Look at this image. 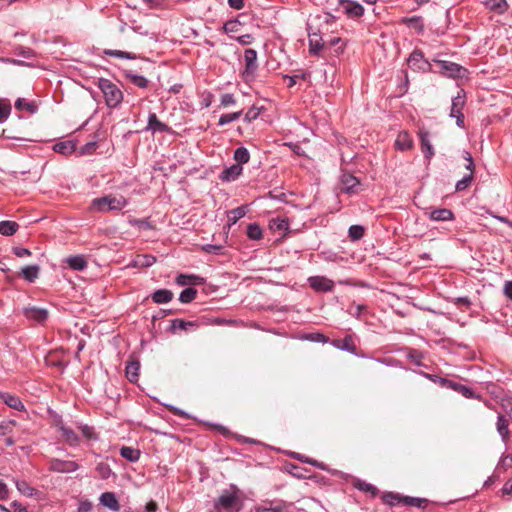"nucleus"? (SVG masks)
I'll use <instances>...</instances> for the list:
<instances>
[{"instance_id": "nucleus-2", "label": "nucleus", "mask_w": 512, "mask_h": 512, "mask_svg": "<svg viewBox=\"0 0 512 512\" xmlns=\"http://www.w3.org/2000/svg\"><path fill=\"white\" fill-rule=\"evenodd\" d=\"M128 204V200L123 195L108 194L103 197L95 198L91 202V209L97 212L120 211Z\"/></svg>"}, {"instance_id": "nucleus-3", "label": "nucleus", "mask_w": 512, "mask_h": 512, "mask_svg": "<svg viewBox=\"0 0 512 512\" xmlns=\"http://www.w3.org/2000/svg\"><path fill=\"white\" fill-rule=\"evenodd\" d=\"M216 508L224 509L227 512H239L242 508V500L238 491H224L215 504Z\"/></svg>"}, {"instance_id": "nucleus-11", "label": "nucleus", "mask_w": 512, "mask_h": 512, "mask_svg": "<svg viewBox=\"0 0 512 512\" xmlns=\"http://www.w3.org/2000/svg\"><path fill=\"white\" fill-rule=\"evenodd\" d=\"M496 429L502 441L507 444L510 438L509 420L501 413L497 416Z\"/></svg>"}, {"instance_id": "nucleus-55", "label": "nucleus", "mask_w": 512, "mask_h": 512, "mask_svg": "<svg viewBox=\"0 0 512 512\" xmlns=\"http://www.w3.org/2000/svg\"><path fill=\"white\" fill-rule=\"evenodd\" d=\"M404 22L419 29L420 31H422V29H423V25L421 24L420 18H418V17L406 18V19H404Z\"/></svg>"}, {"instance_id": "nucleus-23", "label": "nucleus", "mask_w": 512, "mask_h": 512, "mask_svg": "<svg viewBox=\"0 0 512 512\" xmlns=\"http://www.w3.org/2000/svg\"><path fill=\"white\" fill-rule=\"evenodd\" d=\"M66 263L76 271H82L87 267V260L83 255L70 256L66 259Z\"/></svg>"}, {"instance_id": "nucleus-26", "label": "nucleus", "mask_w": 512, "mask_h": 512, "mask_svg": "<svg viewBox=\"0 0 512 512\" xmlns=\"http://www.w3.org/2000/svg\"><path fill=\"white\" fill-rule=\"evenodd\" d=\"M120 455L130 462H137L140 458V451L132 447L123 446L120 449Z\"/></svg>"}, {"instance_id": "nucleus-33", "label": "nucleus", "mask_w": 512, "mask_h": 512, "mask_svg": "<svg viewBox=\"0 0 512 512\" xmlns=\"http://www.w3.org/2000/svg\"><path fill=\"white\" fill-rule=\"evenodd\" d=\"M342 183H343L345 191L349 193V192H353L354 188L357 185H359V180L351 174H344L342 176Z\"/></svg>"}, {"instance_id": "nucleus-45", "label": "nucleus", "mask_w": 512, "mask_h": 512, "mask_svg": "<svg viewBox=\"0 0 512 512\" xmlns=\"http://www.w3.org/2000/svg\"><path fill=\"white\" fill-rule=\"evenodd\" d=\"M426 500L422 498H415V497H403V504L406 506H413V507H423V504H426Z\"/></svg>"}, {"instance_id": "nucleus-60", "label": "nucleus", "mask_w": 512, "mask_h": 512, "mask_svg": "<svg viewBox=\"0 0 512 512\" xmlns=\"http://www.w3.org/2000/svg\"><path fill=\"white\" fill-rule=\"evenodd\" d=\"M499 467H504L505 469L512 467V455L502 457Z\"/></svg>"}, {"instance_id": "nucleus-39", "label": "nucleus", "mask_w": 512, "mask_h": 512, "mask_svg": "<svg viewBox=\"0 0 512 512\" xmlns=\"http://www.w3.org/2000/svg\"><path fill=\"white\" fill-rule=\"evenodd\" d=\"M197 295V290L194 288H186L184 289L179 296V301L182 303H190L192 302Z\"/></svg>"}, {"instance_id": "nucleus-17", "label": "nucleus", "mask_w": 512, "mask_h": 512, "mask_svg": "<svg viewBox=\"0 0 512 512\" xmlns=\"http://www.w3.org/2000/svg\"><path fill=\"white\" fill-rule=\"evenodd\" d=\"M419 137L421 142V149L425 158L431 159L434 155V149L429 139V132L424 129H420Z\"/></svg>"}, {"instance_id": "nucleus-38", "label": "nucleus", "mask_w": 512, "mask_h": 512, "mask_svg": "<svg viewBox=\"0 0 512 512\" xmlns=\"http://www.w3.org/2000/svg\"><path fill=\"white\" fill-rule=\"evenodd\" d=\"M322 49L321 37L313 34L309 38V51L311 54L317 55Z\"/></svg>"}, {"instance_id": "nucleus-56", "label": "nucleus", "mask_w": 512, "mask_h": 512, "mask_svg": "<svg viewBox=\"0 0 512 512\" xmlns=\"http://www.w3.org/2000/svg\"><path fill=\"white\" fill-rule=\"evenodd\" d=\"M13 253H14L17 257H20V258L27 257V256H30V255H31L30 250H28V249H26V248H22V247H14V248H13Z\"/></svg>"}, {"instance_id": "nucleus-24", "label": "nucleus", "mask_w": 512, "mask_h": 512, "mask_svg": "<svg viewBox=\"0 0 512 512\" xmlns=\"http://www.w3.org/2000/svg\"><path fill=\"white\" fill-rule=\"evenodd\" d=\"M173 293L168 289H159L152 294L153 302L157 304L168 303L172 300Z\"/></svg>"}, {"instance_id": "nucleus-27", "label": "nucleus", "mask_w": 512, "mask_h": 512, "mask_svg": "<svg viewBox=\"0 0 512 512\" xmlns=\"http://www.w3.org/2000/svg\"><path fill=\"white\" fill-rule=\"evenodd\" d=\"M465 105V97L458 92V94L452 99V106L450 110V117H454V114L462 112V109Z\"/></svg>"}, {"instance_id": "nucleus-47", "label": "nucleus", "mask_w": 512, "mask_h": 512, "mask_svg": "<svg viewBox=\"0 0 512 512\" xmlns=\"http://www.w3.org/2000/svg\"><path fill=\"white\" fill-rule=\"evenodd\" d=\"M96 470L103 479H108L112 473L108 464L101 462L97 465Z\"/></svg>"}, {"instance_id": "nucleus-12", "label": "nucleus", "mask_w": 512, "mask_h": 512, "mask_svg": "<svg viewBox=\"0 0 512 512\" xmlns=\"http://www.w3.org/2000/svg\"><path fill=\"white\" fill-rule=\"evenodd\" d=\"M429 218L433 221H451L454 219V214L450 209L447 208H435L426 212Z\"/></svg>"}, {"instance_id": "nucleus-49", "label": "nucleus", "mask_w": 512, "mask_h": 512, "mask_svg": "<svg viewBox=\"0 0 512 512\" xmlns=\"http://www.w3.org/2000/svg\"><path fill=\"white\" fill-rule=\"evenodd\" d=\"M195 324L193 322H187L181 319H175L172 321L173 329L187 330L188 327H193Z\"/></svg>"}, {"instance_id": "nucleus-54", "label": "nucleus", "mask_w": 512, "mask_h": 512, "mask_svg": "<svg viewBox=\"0 0 512 512\" xmlns=\"http://www.w3.org/2000/svg\"><path fill=\"white\" fill-rule=\"evenodd\" d=\"M235 104V98L232 94H223L221 96V105L224 107Z\"/></svg>"}, {"instance_id": "nucleus-64", "label": "nucleus", "mask_w": 512, "mask_h": 512, "mask_svg": "<svg viewBox=\"0 0 512 512\" xmlns=\"http://www.w3.org/2000/svg\"><path fill=\"white\" fill-rule=\"evenodd\" d=\"M228 4L231 8L240 10L244 7V1L243 0H228Z\"/></svg>"}, {"instance_id": "nucleus-61", "label": "nucleus", "mask_w": 512, "mask_h": 512, "mask_svg": "<svg viewBox=\"0 0 512 512\" xmlns=\"http://www.w3.org/2000/svg\"><path fill=\"white\" fill-rule=\"evenodd\" d=\"M96 147H97L96 142H89L82 147V152L90 154L96 150Z\"/></svg>"}, {"instance_id": "nucleus-34", "label": "nucleus", "mask_w": 512, "mask_h": 512, "mask_svg": "<svg viewBox=\"0 0 512 512\" xmlns=\"http://www.w3.org/2000/svg\"><path fill=\"white\" fill-rule=\"evenodd\" d=\"M269 227L273 231H287L289 222L285 218H274L270 220Z\"/></svg>"}, {"instance_id": "nucleus-40", "label": "nucleus", "mask_w": 512, "mask_h": 512, "mask_svg": "<svg viewBox=\"0 0 512 512\" xmlns=\"http://www.w3.org/2000/svg\"><path fill=\"white\" fill-rule=\"evenodd\" d=\"M16 487L20 493H22L25 496H33L35 489L31 487L26 481L24 480H16L15 481Z\"/></svg>"}, {"instance_id": "nucleus-28", "label": "nucleus", "mask_w": 512, "mask_h": 512, "mask_svg": "<svg viewBox=\"0 0 512 512\" xmlns=\"http://www.w3.org/2000/svg\"><path fill=\"white\" fill-rule=\"evenodd\" d=\"M19 225L14 221H1L0 234L4 236H11L17 232Z\"/></svg>"}, {"instance_id": "nucleus-1", "label": "nucleus", "mask_w": 512, "mask_h": 512, "mask_svg": "<svg viewBox=\"0 0 512 512\" xmlns=\"http://www.w3.org/2000/svg\"><path fill=\"white\" fill-rule=\"evenodd\" d=\"M96 85L102 92L108 108H117L122 103L124 95L116 83L106 78H99Z\"/></svg>"}, {"instance_id": "nucleus-51", "label": "nucleus", "mask_w": 512, "mask_h": 512, "mask_svg": "<svg viewBox=\"0 0 512 512\" xmlns=\"http://www.w3.org/2000/svg\"><path fill=\"white\" fill-rule=\"evenodd\" d=\"M304 338L313 342L327 343L329 341L328 337H326L322 333H310L306 335Z\"/></svg>"}, {"instance_id": "nucleus-41", "label": "nucleus", "mask_w": 512, "mask_h": 512, "mask_svg": "<svg viewBox=\"0 0 512 512\" xmlns=\"http://www.w3.org/2000/svg\"><path fill=\"white\" fill-rule=\"evenodd\" d=\"M365 229L361 225H352L348 230L349 238L352 241H357L364 236Z\"/></svg>"}, {"instance_id": "nucleus-62", "label": "nucleus", "mask_w": 512, "mask_h": 512, "mask_svg": "<svg viewBox=\"0 0 512 512\" xmlns=\"http://www.w3.org/2000/svg\"><path fill=\"white\" fill-rule=\"evenodd\" d=\"M502 494L512 496V477L504 484Z\"/></svg>"}, {"instance_id": "nucleus-43", "label": "nucleus", "mask_w": 512, "mask_h": 512, "mask_svg": "<svg viewBox=\"0 0 512 512\" xmlns=\"http://www.w3.org/2000/svg\"><path fill=\"white\" fill-rule=\"evenodd\" d=\"M242 114V111H238V112H234V113H227V114H223L220 116L219 118V122L218 124L220 126H224L228 123H231L237 119H239V117L241 116Z\"/></svg>"}, {"instance_id": "nucleus-44", "label": "nucleus", "mask_w": 512, "mask_h": 512, "mask_svg": "<svg viewBox=\"0 0 512 512\" xmlns=\"http://www.w3.org/2000/svg\"><path fill=\"white\" fill-rule=\"evenodd\" d=\"M104 54L108 55V56H112V57H118V58H126V59H135L136 58L135 54H132L129 52H124L121 50L106 49V50H104Z\"/></svg>"}, {"instance_id": "nucleus-14", "label": "nucleus", "mask_w": 512, "mask_h": 512, "mask_svg": "<svg viewBox=\"0 0 512 512\" xmlns=\"http://www.w3.org/2000/svg\"><path fill=\"white\" fill-rule=\"evenodd\" d=\"M440 383H441L442 386L450 387L453 390L461 393L466 398H477L475 392L472 389H470L469 387H467V386L451 382V381H449L447 379H444V378L440 379Z\"/></svg>"}, {"instance_id": "nucleus-7", "label": "nucleus", "mask_w": 512, "mask_h": 512, "mask_svg": "<svg viewBox=\"0 0 512 512\" xmlns=\"http://www.w3.org/2000/svg\"><path fill=\"white\" fill-rule=\"evenodd\" d=\"M464 159L467 161L466 169L470 171L468 175H465L461 180H459L456 183V191H463L465 190L472 182L473 180V169H474V162L472 159V156L469 152H464Z\"/></svg>"}, {"instance_id": "nucleus-52", "label": "nucleus", "mask_w": 512, "mask_h": 512, "mask_svg": "<svg viewBox=\"0 0 512 512\" xmlns=\"http://www.w3.org/2000/svg\"><path fill=\"white\" fill-rule=\"evenodd\" d=\"M385 501L390 505L403 503V497L398 494L389 493L384 496Z\"/></svg>"}, {"instance_id": "nucleus-46", "label": "nucleus", "mask_w": 512, "mask_h": 512, "mask_svg": "<svg viewBox=\"0 0 512 512\" xmlns=\"http://www.w3.org/2000/svg\"><path fill=\"white\" fill-rule=\"evenodd\" d=\"M11 112V106L4 100H0V123L4 122Z\"/></svg>"}, {"instance_id": "nucleus-19", "label": "nucleus", "mask_w": 512, "mask_h": 512, "mask_svg": "<svg viewBox=\"0 0 512 512\" xmlns=\"http://www.w3.org/2000/svg\"><path fill=\"white\" fill-rule=\"evenodd\" d=\"M331 344L343 351L350 352L354 354L356 352V346L353 341V337L351 335H347L343 339H334Z\"/></svg>"}, {"instance_id": "nucleus-50", "label": "nucleus", "mask_w": 512, "mask_h": 512, "mask_svg": "<svg viewBox=\"0 0 512 512\" xmlns=\"http://www.w3.org/2000/svg\"><path fill=\"white\" fill-rule=\"evenodd\" d=\"M54 150L61 154H68L73 151V146L70 143H57L54 146Z\"/></svg>"}, {"instance_id": "nucleus-36", "label": "nucleus", "mask_w": 512, "mask_h": 512, "mask_svg": "<svg viewBox=\"0 0 512 512\" xmlns=\"http://www.w3.org/2000/svg\"><path fill=\"white\" fill-rule=\"evenodd\" d=\"M486 6L497 13H503L507 9V2L506 0H487Z\"/></svg>"}, {"instance_id": "nucleus-63", "label": "nucleus", "mask_w": 512, "mask_h": 512, "mask_svg": "<svg viewBox=\"0 0 512 512\" xmlns=\"http://www.w3.org/2000/svg\"><path fill=\"white\" fill-rule=\"evenodd\" d=\"M259 112H258V109L256 108H251L250 110H248V112L245 114V119L247 121H252L254 119L257 118Z\"/></svg>"}, {"instance_id": "nucleus-53", "label": "nucleus", "mask_w": 512, "mask_h": 512, "mask_svg": "<svg viewBox=\"0 0 512 512\" xmlns=\"http://www.w3.org/2000/svg\"><path fill=\"white\" fill-rule=\"evenodd\" d=\"M501 407L503 411L510 416L512 414V398L505 397L501 400Z\"/></svg>"}, {"instance_id": "nucleus-16", "label": "nucleus", "mask_w": 512, "mask_h": 512, "mask_svg": "<svg viewBox=\"0 0 512 512\" xmlns=\"http://www.w3.org/2000/svg\"><path fill=\"white\" fill-rule=\"evenodd\" d=\"M146 130L152 133L156 132H169L170 128L165 123L161 122L155 113H150L148 116V124Z\"/></svg>"}, {"instance_id": "nucleus-57", "label": "nucleus", "mask_w": 512, "mask_h": 512, "mask_svg": "<svg viewBox=\"0 0 512 512\" xmlns=\"http://www.w3.org/2000/svg\"><path fill=\"white\" fill-rule=\"evenodd\" d=\"M79 429L81 430L82 434L87 438V439H92L94 438V432H93V428L88 426V425H82L79 427Z\"/></svg>"}, {"instance_id": "nucleus-6", "label": "nucleus", "mask_w": 512, "mask_h": 512, "mask_svg": "<svg viewBox=\"0 0 512 512\" xmlns=\"http://www.w3.org/2000/svg\"><path fill=\"white\" fill-rule=\"evenodd\" d=\"M308 282L310 287L317 292H329L334 288V282L324 276H312Z\"/></svg>"}, {"instance_id": "nucleus-5", "label": "nucleus", "mask_w": 512, "mask_h": 512, "mask_svg": "<svg viewBox=\"0 0 512 512\" xmlns=\"http://www.w3.org/2000/svg\"><path fill=\"white\" fill-rule=\"evenodd\" d=\"M408 65L415 71H429L431 64L424 58L421 50H414L408 58Z\"/></svg>"}, {"instance_id": "nucleus-25", "label": "nucleus", "mask_w": 512, "mask_h": 512, "mask_svg": "<svg viewBox=\"0 0 512 512\" xmlns=\"http://www.w3.org/2000/svg\"><path fill=\"white\" fill-rule=\"evenodd\" d=\"M139 369L140 364L138 361H131L127 363L125 372L126 377L130 382L135 383L138 380Z\"/></svg>"}, {"instance_id": "nucleus-10", "label": "nucleus", "mask_w": 512, "mask_h": 512, "mask_svg": "<svg viewBox=\"0 0 512 512\" xmlns=\"http://www.w3.org/2000/svg\"><path fill=\"white\" fill-rule=\"evenodd\" d=\"M79 468L78 464L74 461H66L55 459L51 462V469L59 473L74 472Z\"/></svg>"}, {"instance_id": "nucleus-48", "label": "nucleus", "mask_w": 512, "mask_h": 512, "mask_svg": "<svg viewBox=\"0 0 512 512\" xmlns=\"http://www.w3.org/2000/svg\"><path fill=\"white\" fill-rule=\"evenodd\" d=\"M355 487L360 491L369 492L373 495L377 492V488L375 486L364 481H358Z\"/></svg>"}, {"instance_id": "nucleus-8", "label": "nucleus", "mask_w": 512, "mask_h": 512, "mask_svg": "<svg viewBox=\"0 0 512 512\" xmlns=\"http://www.w3.org/2000/svg\"><path fill=\"white\" fill-rule=\"evenodd\" d=\"M344 12L349 17H361L364 14V8L358 2L352 0H339Z\"/></svg>"}, {"instance_id": "nucleus-4", "label": "nucleus", "mask_w": 512, "mask_h": 512, "mask_svg": "<svg viewBox=\"0 0 512 512\" xmlns=\"http://www.w3.org/2000/svg\"><path fill=\"white\" fill-rule=\"evenodd\" d=\"M244 62H245V69L243 71V76L246 81L253 78L257 68V52L254 49H246L244 52Z\"/></svg>"}, {"instance_id": "nucleus-32", "label": "nucleus", "mask_w": 512, "mask_h": 512, "mask_svg": "<svg viewBox=\"0 0 512 512\" xmlns=\"http://www.w3.org/2000/svg\"><path fill=\"white\" fill-rule=\"evenodd\" d=\"M3 400H4L5 404H7L9 407H11L17 411L24 410V404L17 396H14L11 394H5L3 396Z\"/></svg>"}, {"instance_id": "nucleus-18", "label": "nucleus", "mask_w": 512, "mask_h": 512, "mask_svg": "<svg viewBox=\"0 0 512 512\" xmlns=\"http://www.w3.org/2000/svg\"><path fill=\"white\" fill-rule=\"evenodd\" d=\"M58 431L61 433V436L64 439V441L70 446H74L79 443L80 439L72 428L60 424L58 425Z\"/></svg>"}, {"instance_id": "nucleus-31", "label": "nucleus", "mask_w": 512, "mask_h": 512, "mask_svg": "<svg viewBox=\"0 0 512 512\" xmlns=\"http://www.w3.org/2000/svg\"><path fill=\"white\" fill-rule=\"evenodd\" d=\"M250 154L249 151L245 147H239L234 151V160L236 164L242 166L249 162Z\"/></svg>"}, {"instance_id": "nucleus-9", "label": "nucleus", "mask_w": 512, "mask_h": 512, "mask_svg": "<svg viewBox=\"0 0 512 512\" xmlns=\"http://www.w3.org/2000/svg\"><path fill=\"white\" fill-rule=\"evenodd\" d=\"M24 315L29 320H33L38 323H43L48 318V311L44 308L32 306L24 309Z\"/></svg>"}, {"instance_id": "nucleus-15", "label": "nucleus", "mask_w": 512, "mask_h": 512, "mask_svg": "<svg viewBox=\"0 0 512 512\" xmlns=\"http://www.w3.org/2000/svg\"><path fill=\"white\" fill-rule=\"evenodd\" d=\"M436 63L439 65L440 72L449 77L458 76L462 69L458 64L449 61L437 60Z\"/></svg>"}, {"instance_id": "nucleus-30", "label": "nucleus", "mask_w": 512, "mask_h": 512, "mask_svg": "<svg viewBox=\"0 0 512 512\" xmlns=\"http://www.w3.org/2000/svg\"><path fill=\"white\" fill-rule=\"evenodd\" d=\"M21 274L24 277V279L27 280L28 282H34L39 275V266H26L22 269Z\"/></svg>"}, {"instance_id": "nucleus-13", "label": "nucleus", "mask_w": 512, "mask_h": 512, "mask_svg": "<svg viewBox=\"0 0 512 512\" xmlns=\"http://www.w3.org/2000/svg\"><path fill=\"white\" fill-rule=\"evenodd\" d=\"M124 77L140 89H146L149 86V80L144 76L137 74L134 70H125Z\"/></svg>"}, {"instance_id": "nucleus-35", "label": "nucleus", "mask_w": 512, "mask_h": 512, "mask_svg": "<svg viewBox=\"0 0 512 512\" xmlns=\"http://www.w3.org/2000/svg\"><path fill=\"white\" fill-rule=\"evenodd\" d=\"M201 281H202V278L195 276V275L180 274L176 278V283L180 286H185V285H189V284H198V283H201Z\"/></svg>"}, {"instance_id": "nucleus-21", "label": "nucleus", "mask_w": 512, "mask_h": 512, "mask_svg": "<svg viewBox=\"0 0 512 512\" xmlns=\"http://www.w3.org/2000/svg\"><path fill=\"white\" fill-rule=\"evenodd\" d=\"M243 168L239 164H233L221 173L220 178L223 181H234L242 174Z\"/></svg>"}, {"instance_id": "nucleus-59", "label": "nucleus", "mask_w": 512, "mask_h": 512, "mask_svg": "<svg viewBox=\"0 0 512 512\" xmlns=\"http://www.w3.org/2000/svg\"><path fill=\"white\" fill-rule=\"evenodd\" d=\"M504 295L512 301V281H506L503 287Z\"/></svg>"}, {"instance_id": "nucleus-42", "label": "nucleus", "mask_w": 512, "mask_h": 512, "mask_svg": "<svg viewBox=\"0 0 512 512\" xmlns=\"http://www.w3.org/2000/svg\"><path fill=\"white\" fill-rule=\"evenodd\" d=\"M247 209L245 206L237 207L229 212L228 218L233 224H235L239 219L245 216Z\"/></svg>"}, {"instance_id": "nucleus-20", "label": "nucleus", "mask_w": 512, "mask_h": 512, "mask_svg": "<svg viewBox=\"0 0 512 512\" xmlns=\"http://www.w3.org/2000/svg\"><path fill=\"white\" fill-rule=\"evenodd\" d=\"M99 500L103 506L109 508L112 511L117 512L120 510L119 501L113 492H104L100 496Z\"/></svg>"}, {"instance_id": "nucleus-29", "label": "nucleus", "mask_w": 512, "mask_h": 512, "mask_svg": "<svg viewBox=\"0 0 512 512\" xmlns=\"http://www.w3.org/2000/svg\"><path fill=\"white\" fill-rule=\"evenodd\" d=\"M15 108L19 111H27L31 114L37 111V105L34 102H29L24 98H18L15 102Z\"/></svg>"}, {"instance_id": "nucleus-22", "label": "nucleus", "mask_w": 512, "mask_h": 512, "mask_svg": "<svg viewBox=\"0 0 512 512\" xmlns=\"http://www.w3.org/2000/svg\"><path fill=\"white\" fill-rule=\"evenodd\" d=\"M412 145H413V141H412L410 135L408 134V132L402 131L398 134L396 141H395V146L398 150H400V151L409 150L410 148H412Z\"/></svg>"}, {"instance_id": "nucleus-58", "label": "nucleus", "mask_w": 512, "mask_h": 512, "mask_svg": "<svg viewBox=\"0 0 512 512\" xmlns=\"http://www.w3.org/2000/svg\"><path fill=\"white\" fill-rule=\"evenodd\" d=\"M14 424L15 423L13 421L1 423V425H0V433L2 435L8 434L11 431L12 427L14 426Z\"/></svg>"}, {"instance_id": "nucleus-37", "label": "nucleus", "mask_w": 512, "mask_h": 512, "mask_svg": "<svg viewBox=\"0 0 512 512\" xmlns=\"http://www.w3.org/2000/svg\"><path fill=\"white\" fill-rule=\"evenodd\" d=\"M247 236L251 240H260L263 237V231L257 223H251L247 227Z\"/></svg>"}]
</instances>
